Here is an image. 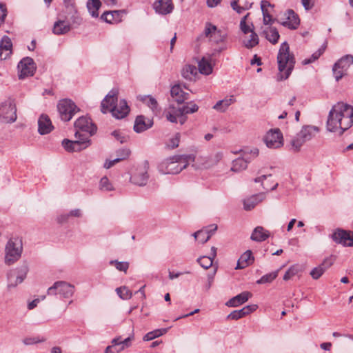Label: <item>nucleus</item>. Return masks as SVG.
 I'll return each instance as SVG.
<instances>
[{
    "label": "nucleus",
    "instance_id": "obj_39",
    "mask_svg": "<svg viewBox=\"0 0 353 353\" xmlns=\"http://www.w3.org/2000/svg\"><path fill=\"white\" fill-rule=\"evenodd\" d=\"M263 34L265 38L272 44L278 42L279 39V33L276 28L272 27H268L263 30Z\"/></svg>",
    "mask_w": 353,
    "mask_h": 353
},
{
    "label": "nucleus",
    "instance_id": "obj_14",
    "mask_svg": "<svg viewBox=\"0 0 353 353\" xmlns=\"http://www.w3.org/2000/svg\"><path fill=\"white\" fill-rule=\"evenodd\" d=\"M76 132H80V134H85L90 137L97 132V126L94 125L90 118L87 117H81L74 122Z\"/></svg>",
    "mask_w": 353,
    "mask_h": 353
},
{
    "label": "nucleus",
    "instance_id": "obj_22",
    "mask_svg": "<svg viewBox=\"0 0 353 353\" xmlns=\"http://www.w3.org/2000/svg\"><path fill=\"white\" fill-rule=\"evenodd\" d=\"M152 125V119L146 118L143 115H139L134 121V130L137 133H141L150 129Z\"/></svg>",
    "mask_w": 353,
    "mask_h": 353
},
{
    "label": "nucleus",
    "instance_id": "obj_51",
    "mask_svg": "<svg viewBox=\"0 0 353 353\" xmlns=\"http://www.w3.org/2000/svg\"><path fill=\"white\" fill-rule=\"evenodd\" d=\"M278 275V271L272 272L271 273L263 275L260 279L256 281L257 284H265L271 283L274 281Z\"/></svg>",
    "mask_w": 353,
    "mask_h": 353
},
{
    "label": "nucleus",
    "instance_id": "obj_6",
    "mask_svg": "<svg viewBox=\"0 0 353 353\" xmlns=\"http://www.w3.org/2000/svg\"><path fill=\"white\" fill-rule=\"evenodd\" d=\"M75 137L77 139L75 141L67 139L62 141V145L67 152H79L87 148L91 144V141L88 137L80 134V132H75Z\"/></svg>",
    "mask_w": 353,
    "mask_h": 353
},
{
    "label": "nucleus",
    "instance_id": "obj_54",
    "mask_svg": "<svg viewBox=\"0 0 353 353\" xmlns=\"http://www.w3.org/2000/svg\"><path fill=\"white\" fill-rule=\"evenodd\" d=\"M299 269L297 266L293 265L290 267L283 276V280L288 281L292 279L298 273Z\"/></svg>",
    "mask_w": 353,
    "mask_h": 353
},
{
    "label": "nucleus",
    "instance_id": "obj_37",
    "mask_svg": "<svg viewBox=\"0 0 353 353\" xmlns=\"http://www.w3.org/2000/svg\"><path fill=\"white\" fill-rule=\"evenodd\" d=\"M198 73V69L195 65H185L182 71L181 75L183 78L187 80L192 81L194 80Z\"/></svg>",
    "mask_w": 353,
    "mask_h": 353
},
{
    "label": "nucleus",
    "instance_id": "obj_33",
    "mask_svg": "<svg viewBox=\"0 0 353 353\" xmlns=\"http://www.w3.org/2000/svg\"><path fill=\"white\" fill-rule=\"evenodd\" d=\"M70 24L65 20H58L54 24L52 32L54 34L60 35L68 33L70 30Z\"/></svg>",
    "mask_w": 353,
    "mask_h": 353
},
{
    "label": "nucleus",
    "instance_id": "obj_2",
    "mask_svg": "<svg viewBox=\"0 0 353 353\" xmlns=\"http://www.w3.org/2000/svg\"><path fill=\"white\" fill-rule=\"evenodd\" d=\"M101 109L103 113L110 112L112 115L117 119H123L130 112V108L125 100L121 99L118 102V91L116 90H110L103 99Z\"/></svg>",
    "mask_w": 353,
    "mask_h": 353
},
{
    "label": "nucleus",
    "instance_id": "obj_38",
    "mask_svg": "<svg viewBox=\"0 0 353 353\" xmlns=\"http://www.w3.org/2000/svg\"><path fill=\"white\" fill-rule=\"evenodd\" d=\"M252 4L250 2H242L241 0H232L230 6L237 13L241 14L243 11L249 10L252 7Z\"/></svg>",
    "mask_w": 353,
    "mask_h": 353
},
{
    "label": "nucleus",
    "instance_id": "obj_50",
    "mask_svg": "<svg viewBox=\"0 0 353 353\" xmlns=\"http://www.w3.org/2000/svg\"><path fill=\"white\" fill-rule=\"evenodd\" d=\"M116 292L119 296L124 300L130 299L132 296V292L125 286L117 288Z\"/></svg>",
    "mask_w": 353,
    "mask_h": 353
},
{
    "label": "nucleus",
    "instance_id": "obj_31",
    "mask_svg": "<svg viewBox=\"0 0 353 353\" xmlns=\"http://www.w3.org/2000/svg\"><path fill=\"white\" fill-rule=\"evenodd\" d=\"M139 99L145 104L153 112H160L159 104L157 99L151 95L139 96Z\"/></svg>",
    "mask_w": 353,
    "mask_h": 353
},
{
    "label": "nucleus",
    "instance_id": "obj_13",
    "mask_svg": "<svg viewBox=\"0 0 353 353\" xmlns=\"http://www.w3.org/2000/svg\"><path fill=\"white\" fill-rule=\"evenodd\" d=\"M16 106L12 100L0 103V121L3 123H13L17 119Z\"/></svg>",
    "mask_w": 353,
    "mask_h": 353
},
{
    "label": "nucleus",
    "instance_id": "obj_30",
    "mask_svg": "<svg viewBox=\"0 0 353 353\" xmlns=\"http://www.w3.org/2000/svg\"><path fill=\"white\" fill-rule=\"evenodd\" d=\"M270 236V232L261 226L255 228L251 234L250 239L256 242L265 241Z\"/></svg>",
    "mask_w": 353,
    "mask_h": 353
},
{
    "label": "nucleus",
    "instance_id": "obj_23",
    "mask_svg": "<svg viewBox=\"0 0 353 353\" xmlns=\"http://www.w3.org/2000/svg\"><path fill=\"white\" fill-rule=\"evenodd\" d=\"M54 127L49 117L46 114H41L38 119V132L40 134L44 135L50 133Z\"/></svg>",
    "mask_w": 353,
    "mask_h": 353
},
{
    "label": "nucleus",
    "instance_id": "obj_28",
    "mask_svg": "<svg viewBox=\"0 0 353 353\" xmlns=\"http://www.w3.org/2000/svg\"><path fill=\"white\" fill-rule=\"evenodd\" d=\"M235 102V98L233 95L225 97L214 105L213 109L219 112H225L228 108Z\"/></svg>",
    "mask_w": 353,
    "mask_h": 353
},
{
    "label": "nucleus",
    "instance_id": "obj_27",
    "mask_svg": "<svg viewBox=\"0 0 353 353\" xmlns=\"http://www.w3.org/2000/svg\"><path fill=\"white\" fill-rule=\"evenodd\" d=\"M252 294L249 292L245 291L241 294L232 297L227 303L226 305L229 307H237L245 303L250 297Z\"/></svg>",
    "mask_w": 353,
    "mask_h": 353
},
{
    "label": "nucleus",
    "instance_id": "obj_9",
    "mask_svg": "<svg viewBox=\"0 0 353 353\" xmlns=\"http://www.w3.org/2000/svg\"><path fill=\"white\" fill-rule=\"evenodd\" d=\"M353 64V56L346 54L339 59L332 67L334 77L336 81L341 80L347 74L350 67Z\"/></svg>",
    "mask_w": 353,
    "mask_h": 353
},
{
    "label": "nucleus",
    "instance_id": "obj_59",
    "mask_svg": "<svg viewBox=\"0 0 353 353\" xmlns=\"http://www.w3.org/2000/svg\"><path fill=\"white\" fill-rule=\"evenodd\" d=\"M216 269H214L213 272L208 274V276H207L208 283L205 285L206 290H208L211 288V286L214 282V278L216 274Z\"/></svg>",
    "mask_w": 353,
    "mask_h": 353
},
{
    "label": "nucleus",
    "instance_id": "obj_17",
    "mask_svg": "<svg viewBox=\"0 0 353 353\" xmlns=\"http://www.w3.org/2000/svg\"><path fill=\"white\" fill-rule=\"evenodd\" d=\"M332 239L343 246H353V232L337 229L332 234Z\"/></svg>",
    "mask_w": 353,
    "mask_h": 353
},
{
    "label": "nucleus",
    "instance_id": "obj_4",
    "mask_svg": "<svg viewBox=\"0 0 353 353\" xmlns=\"http://www.w3.org/2000/svg\"><path fill=\"white\" fill-rule=\"evenodd\" d=\"M194 161V157L191 154L174 155L162 161L158 165V170L163 174H176Z\"/></svg>",
    "mask_w": 353,
    "mask_h": 353
},
{
    "label": "nucleus",
    "instance_id": "obj_18",
    "mask_svg": "<svg viewBox=\"0 0 353 353\" xmlns=\"http://www.w3.org/2000/svg\"><path fill=\"white\" fill-rule=\"evenodd\" d=\"M267 147L279 148L283 145V135L279 129L270 130L264 138Z\"/></svg>",
    "mask_w": 353,
    "mask_h": 353
},
{
    "label": "nucleus",
    "instance_id": "obj_32",
    "mask_svg": "<svg viewBox=\"0 0 353 353\" xmlns=\"http://www.w3.org/2000/svg\"><path fill=\"white\" fill-rule=\"evenodd\" d=\"M223 157V152H217L215 154L203 159V162L202 163V167L205 169L212 168L217 165L219 162L222 159Z\"/></svg>",
    "mask_w": 353,
    "mask_h": 353
},
{
    "label": "nucleus",
    "instance_id": "obj_58",
    "mask_svg": "<svg viewBox=\"0 0 353 353\" xmlns=\"http://www.w3.org/2000/svg\"><path fill=\"white\" fill-rule=\"evenodd\" d=\"M335 260V257L334 256H330L329 257L325 258L322 263L320 265H322L325 268V271L331 267Z\"/></svg>",
    "mask_w": 353,
    "mask_h": 353
},
{
    "label": "nucleus",
    "instance_id": "obj_57",
    "mask_svg": "<svg viewBox=\"0 0 353 353\" xmlns=\"http://www.w3.org/2000/svg\"><path fill=\"white\" fill-rule=\"evenodd\" d=\"M112 135L121 143H125L127 140L125 136L119 130L113 131Z\"/></svg>",
    "mask_w": 353,
    "mask_h": 353
},
{
    "label": "nucleus",
    "instance_id": "obj_21",
    "mask_svg": "<svg viewBox=\"0 0 353 353\" xmlns=\"http://www.w3.org/2000/svg\"><path fill=\"white\" fill-rule=\"evenodd\" d=\"M265 198L266 194L260 192L245 199L243 201L244 210L246 211L252 210L256 205L263 201Z\"/></svg>",
    "mask_w": 353,
    "mask_h": 353
},
{
    "label": "nucleus",
    "instance_id": "obj_16",
    "mask_svg": "<svg viewBox=\"0 0 353 353\" xmlns=\"http://www.w3.org/2000/svg\"><path fill=\"white\" fill-rule=\"evenodd\" d=\"M204 34L210 41L215 43H220L225 41V34H223L221 30H219L216 26L207 22L205 26Z\"/></svg>",
    "mask_w": 353,
    "mask_h": 353
},
{
    "label": "nucleus",
    "instance_id": "obj_62",
    "mask_svg": "<svg viewBox=\"0 0 353 353\" xmlns=\"http://www.w3.org/2000/svg\"><path fill=\"white\" fill-rule=\"evenodd\" d=\"M263 17V23L265 25L272 24L273 20L272 19L271 15L268 13V11H262Z\"/></svg>",
    "mask_w": 353,
    "mask_h": 353
},
{
    "label": "nucleus",
    "instance_id": "obj_1",
    "mask_svg": "<svg viewBox=\"0 0 353 353\" xmlns=\"http://www.w3.org/2000/svg\"><path fill=\"white\" fill-rule=\"evenodd\" d=\"M353 125V107L343 102L334 105L330 110L326 127L330 132L340 131L342 134Z\"/></svg>",
    "mask_w": 353,
    "mask_h": 353
},
{
    "label": "nucleus",
    "instance_id": "obj_5",
    "mask_svg": "<svg viewBox=\"0 0 353 353\" xmlns=\"http://www.w3.org/2000/svg\"><path fill=\"white\" fill-rule=\"evenodd\" d=\"M23 243L21 239L13 237L8 240L5 247L4 262L7 265L16 263L21 256Z\"/></svg>",
    "mask_w": 353,
    "mask_h": 353
},
{
    "label": "nucleus",
    "instance_id": "obj_19",
    "mask_svg": "<svg viewBox=\"0 0 353 353\" xmlns=\"http://www.w3.org/2000/svg\"><path fill=\"white\" fill-rule=\"evenodd\" d=\"M153 8L156 13L166 15L173 11L174 4L172 0H155L153 3Z\"/></svg>",
    "mask_w": 353,
    "mask_h": 353
},
{
    "label": "nucleus",
    "instance_id": "obj_8",
    "mask_svg": "<svg viewBox=\"0 0 353 353\" xmlns=\"http://www.w3.org/2000/svg\"><path fill=\"white\" fill-rule=\"evenodd\" d=\"M242 157L237 158L232 162L231 170L233 172H241L247 168L248 164L254 158H256L259 153L257 148L251 150H241Z\"/></svg>",
    "mask_w": 353,
    "mask_h": 353
},
{
    "label": "nucleus",
    "instance_id": "obj_63",
    "mask_svg": "<svg viewBox=\"0 0 353 353\" xmlns=\"http://www.w3.org/2000/svg\"><path fill=\"white\" fill-rule=\"evenodd\" d=\"M132 339V337L129 336V337L125 339L124 340H123L121 341V347L119 350H116V352H118L119 351L124 350L125 347H129L130 345V341Z\"/></svg>",
    "mask_w": 353,
    "mask_h": 353
},
{
    "label": "nucleus",
    "instance_id": "obj_45",
    "mask_svg": "<svg viewBox=\"0 0 353 353\" xmlns=\"http://www.w3.org/2000/svg\"><path fill=\"white\" fill-rule=\"evenodd\" d=\"M168 328H162L150 332L143 336V341H148L161 336L165 334L168 332Z\"/></svg>",
    "mask_w": 353,
    "mask_h": 353
},
{
    "label": "nucleus",
    "instance_id": "obj_3",
    "mask_svg": "<svg viewBox=\"0 0 353 353\" xmlns=\"http://www.w3.org/2000/svg\"><path fill=\"white\" fill-rule=\"evenodd\" d=\"M277 63L279 74L278 81L287 79L291 74L295 65V58L290 51V46L286 41L281 43L278 54Z\"/></svg>",
    "mask_w": 353,
    "mask_h": 353
},
{
    "label": "nucleus",
    "instance_id": "obj_47",
    "mask_svg": "<svg viewBox=\"0 0 353 353\" xmlns=\"http://www.w3.org/2000/svg\"><path fill=\"white\" fill-rule=\"evenodd\" d=\"M208 233L209 231L201 230L194 232L192 235L200 243H205L210 239V234Z\"/></svg>",
    "mask_w": 353,
    "mask_h": 353
},
{
    "label": "nucleus",
    "instance_id": "obj_24",
    "mask_svg": "<svg viewBox=\"0 0 353 353\" xmlns=\"http://www.w3.org/2000/svg\"><path fill=\"white\" fill-rule=\"evenodd\" d=\"M124 13V10L105 12L101 15V19L108 23H118L122 21V17Z\"/></svg>",
    "mask_w": 353,
    "mask_h": 353
},
{
    "label": "nucleus",
    "instance_id": "obj_49",
    "mask_svg": "<svg viewBox=\"0 0 353 353\" xmlns=\"http://www.w3.org/2000/svg\"><path fill=\"white\" fill-rule=\"evenodd\" d=\"M214 259H212L210 256H203L197 259L196 261L200 265L207 270L210 268L213 264Z\"/></svg>",
    "mask_w": 353,
    "mask_h": 353
},
{
    "label": "nucleus",
    "instance_id": "obj_34",
    "mask_svg": "<svg viewBox=\"0 0 353 353\" xmlns=\"http://www.w3.org/2000/svg\"><path fill=\"white\" fill-rule=\"evenodd\" d=\"M211 57H203L198 62V70L201 74L209 75L212 72V65L210 63Z\"/></svg>",
    "mask_w": 353,
    "mask_h": 353
},
{
    "label": "nucleus",
    "instance_id": "obj_29",
    "mask_svg": "<svg viewBox=\"0 0 353 353\" xmlns=\"http://www.w3.org/2000/svg\"><path fill=\"white\" fill-rule=\"evenodd\" d=\"M170 93L172 98L179 104L183 103L189 97V94L183 91L179 85L172 86Z\"/></svg>",
    "mask_w": 353,
    "mask_h": 353
},
{
    "label": "nucleus",
    "instance_id": "obj_15",
    "mask_svg": "<svg viewBox=\"0 0 353 353\" xmlns=\"http://www.w3.org/2000/svg\"><path fill=\"white\" fill-rule=\"evenodd\" d=\"M17 68L19 72V78L21 79L33 76L36 70L34 61L29 57L23 58L18 63Z\"/></svg>",
    "mask_w": 353,
    "mask_h": 353
},
{
    "label": "nucleus",
    "instance_id": "obj_26",
    "mask_svg": "<svg viewBox=\"0 0 353 353\" xmlns=\"http://www.w3.org/2000/svg\"><path fill=\"white\" fill-rule=\"evenodd\" d=\"M254 261V257L252 255L251 250L245 251L239 259L235 270L243 269L250 265Z\"/></svg>",
    "mask_w": 353,
    "mask_h": 353
},
{
    "label": "nucleus",
    "instance_id": "obj_48",
    "mask_svg": "<svg viewBox=\"0 0 353 353\" xmlns=\"http://www.w3.org/2000/svg\"><path fill=\"white\" fill-rule=\"evenodd\" d=\"M109 263L111 265H114L117 270L125 273L127 272L130 266V263L128 262L119 261L117 260H111Z\"/></svg>",
    "mask_w": 353,
    "mask_h": 353
},
{
    "label": "nucleus",
    "instance_id": "obj_46",
    "mask_svg": "<svg viewBox=\"0 0 353 353\" xmlns=\"http://www.w3.org/2000/svg\"><path fill=\"white\" fill-rule=\"evenodd\" d=\"M325 48L326 46L325 45L322 46L318 50L314 52L310 58L303 59L302 61V64L307 65L317 60L321 57V55L324 52Z\"/></svg>",
    "mask_w": 353,
    "mask_h": 353
},
{
    "label": "nucleus",
    "instance_id": "obj_52",
    "mask_svg": "<svg viewBox=\"0 0 353 353\" xmlns=\"http://www.w3.org/2000/svg\"><path fill=\"white\" fill-rule=\"evenodd\" d=\"M245 316H246L245 312L243 308H242L241 310H234L230 314L228 315L227 319L238 320L239 319L243 318Z\"/></svg>",
    "mask_w": 353,
    "mask_h": 353
},
{
    "label": "nucleus",
    "instance_id": "obj_44",
    "mask_svg": "<svg viewBox=\"0 0 353 353\" xmlns=\"http://www.w3.org/2000/svg\"><path fill=\"white\" fill-rule=\"evenodd\" d=\"M99 188L102 192H110L114 190L113 184L107 176H103L99 181Z\"/></svg>",
    "mask_w": 353,
    "mask_h": 353
},
{
    "label": "nucleus",
    "instance_id": "obj_20",
    "mask_svg": "<svg viewBox=\"0 0 353 353\" xmlns=\"http://www.w3.org/2000/svg\"><path fill=\"white\" fill-rule=\"evenodd\" d=\"M284 15L285 17V20L281 21L280 23L290 29H296L300 23V21L294 11L293 10H288Z\"/></svg>",
    "mask_w": 353,
    "mask_h": 353
},
{
    "label": "nucleus",
    "instance_id": "obj_64",
    "mask_svg": "<svg viewBox=\"0 0 353 353\" xmlns=\"http://www.w3.org/2000/svg\"><path fill=\"white\" fill-rule=\"evenodd\" d=\"M258 306L256 305H247L243 308L245 312V314L248 315L249 314H250L251 312L255 311L256 309H257Z\"/></svg>",
    "mask_w": 353,
    "mask_h": 353
},
{
    "label": "nucleus",
    "instance_id": "obj_60",
    "mask_svg": "<svg viewBox=\"0 0 353 353\" xmlns=\"http://www.w3.org/2000/svg\"><path fill=\"white\" fill-rule=\"evenodd\" d=\"M122 152H123V155L122 157H119L112 160L114 164L119 163L121 161L124 160L129 157L130 152L128 149H122Z\"/></svg>",
    "mask_w": 353,
    "mask_h": 353
},
{
    "label": "nucleus",
    "instance_id": "obj_10",
    "mask_svg": "<svg viewBox=\"0 0 353 353\" xmlns=\"http://www.w3.org/2000/svg\"><path fill=\"white\" fill-rule=\"evenodd\" d=\"M29 271L28 265L24 263L16 269L10 270L7 274L8 288H14L26 278Z\"/></svg>",
    "mask_w": 353,
    "mask_h": 353
},
{
    "label": "nucleus",
    "instance_id": "obj_25",
    "mask_svg": "<svg viewBox=\"0 0 353 353\" xmlns=\"http://www.w3.org/2000/svg\"><path fill=\"white\" fill-rule=\"evenodd\" d=\"M12 43L8 36H3L0 43V58L6 59L12 53Z\"/></svg>",
    "mask_w": 353,
    "mask_h": 353
},
{
    "label": "nucleus",
    "instance_id": "obj_56",
    "mask_svg": "<svg viewBox=\"0 0 353 353\" xmlns=\"http://www.w3.org/2000/svg\"><path fill=\"white\" fill-rule=\"evenodd\" d=\"M178 108L174 109L172 112H168L166 114L167 119L172 123L177 122V117H182V114H178Z\"/></svg>",
    "mask_w": 353,
    "mask_h": 353
},
{
    "label": "nucleus",
    "instance_id": "obj_12",
    "mask_svg": "<svg viewBox=\"0 0 353 353\" xmlns=\"http://www.w3.org/2000/svg\"><path fill=\"white\" fill-rule=\"evenodd\" d=\"M74 293V286L65 281H57L48 289V295L59 294L65 299L72 297Z\"/></svg>",
    "mask_w": 353,
    "mask_h": 353
},
{
    "label": "nucleus",
    "instance_id": "obj_61",
    "mask_svg": "<svg viewBox=\"0 0 353 353\" xmlns=\"http://www.w3.org/2000/svg\"><path fill=\"white\" fill-rule=\"evenodd\" d=\"M301 3L305 10H310L314 6V0H301Z\"/></svg>",
    "mask_w": 353,
    "mask_h": 353
},
{
    "label": "nucleus",
    "instance_id": "obj_40",
    "mask_svg": "<svg viewBox=\"0 0 353 353\" xmlns=\"http://www.w3.org/2000/svg\"><path fill=\"white\" fill-rule=\"evenodd\" d=\"M101 6L100 0H88L87 2V8L92 17H99V10Z\"/></svg>",
    "mask_w": 353,
    "mask_h": 353
},
{
    "label": "nucleus",
    "instance_id": "obj_53",
    "mask_svg": "<svg viewBox=\"0 0 353 353\" xmlns=\"http://www.w3.org/2000/svg\"><path fill=\"white\" fill-rule=\"evenodd\" d=\"M324 272L325 268L319 265V266L312 270V271L310 272V275L314 279H318L322 276V274Z\"/></svg>",
    "mask_w": 353,
    "mask_h": 353
},
{
    "label": "nucleus",
    "instance_id": "obj_36",
    "mask_svg": "<svg viewBox=\"0 0 353 353\" xmlns=\"http://www.w3.org/2000/svg\"><path fill=\"white\" fill-rule=\"evenodd\" d=\"M249 15L250 13H248L244 17H243L240 21L239 28L244 34H247L254 31L252 22L249 21L248 19Z\"/></svg>",
    "mask_w": 353,
    "mask_h": 353
},
{
    "label": "nucleus",
    "instance_id": "obj_7",
    "mask_svg": "<svg viewBox=\"0 0 353 353\" xmlns=\"http://www.w3.org/2000/svg\"><path fill=\"white\" fill-rule=\"evenodd\" d=\"M148 171L149 163L148 161H144L133 170L130 178V182L137 186H145L150 178Z\"/></svg>",
    "mask_w": 353,
    "mask_h": 353
},
{
    "label": "nucleus",
    "instance_id": "obj_35",
    "mask_svg": "<svg viewBox=\"0 0 353 353\" xmlns=\"http://www.w3.org/2000/svg\"><path fill=\"white\" fill-rule=\"evenodd\" d=\"M319 128L313 125H306L302 128L299 132L300 136H301L305 141H308L311 140L316 133L319 132Z\"/></svg>",
    "mask_w": 353,
    "mask_h": 353
},
{
    "label": "nucleus",
    "instance_id": "obj_42",
    "mask_svg": "<svg viewBox=\"0 0 353 353\" xmlns=\"http://www.w3.org/2000/svg\"><path fill=\"white\" fill-rule=\"evenodd\" d=\"M199 106L194 102L187 103L182 107L178 108V114H182L183 116L186 114L194 113L198 111Z\"/></svg>",
    "mask_w": 353,
    "mask_h": 353
},
{
    "label": "nucleus",
    "instance_id": "obj_41",
    "mask_svg": "<svg viewBox=\"0 0 353 353\" xmlns=\"http://www.w3.org/2000/svg\"><path fill=\"white\" fill-rule=\"evenodd\" d=\"M248 38H245L243 41V46L248 49H252L259 44V39L257 34L254 31L250 33Z\"/></svg>",
    "mask_w": 353,
    "mask_h": 353
},
{
    "label": "nucleus",
    "instance_id": "obj_55",
    "mask_svg": "<svg viewBox=\"0 0 353 353\" xmlns=\"http://www.w3.org/2000/svg\"><path fill=\"white\" fill-rule=\"evenodd\" d=\"M180 141V134L176 133L174 137L170 139L168 143H167V147L170 149L176 148L179 146Z\"/></svg>",
    "mask_w": 353,
    "mask_h": 353
},
{
    "label": "nucleus",
    "instance_id": "obj_43",
    "mask_svg": "<svg viewBox=\"0 0 353 353\" xmlns=\"http://www.w3.org/2000/svg\"><path fill=\"white\" fill-rule=\"evenodd\" d=\"M305 142L307 141L300 136V133L299 132L290 141V145L292 146L291 150L294 152L299 151L302 145Z\"/></svg>",
    "mask_w": 353,
    "mask_h": 353
},
{
    "label": "nucleus",
    "instance_id": "obj_11",
    "mask_svg": "<svg viewBox=\"0 0 353 353\" xmlns=\"http://www.w3.org/2000/svg\"><path fill=\"white\" fill-rule=\"evenodd\" d=\"M60 118L63 121H69L80 109L70 99H62L57 105Z\"/></svg>",
    "mask_w": 353,
    "mask_h": 353
}]
</instances>
